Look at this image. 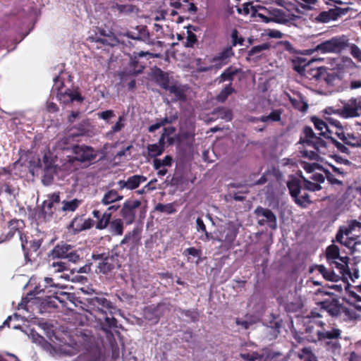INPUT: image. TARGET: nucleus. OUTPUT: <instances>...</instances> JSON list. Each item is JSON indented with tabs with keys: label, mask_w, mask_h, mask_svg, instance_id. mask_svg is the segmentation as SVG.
Masks as SVG:
<instances>
[{
	"label": "nucleus",
	"mask_w": 361,
	"mask_h": 361,
	"mask_svg": "<svg viewBox=\"0 0 361 361\" xmlns=\"http://www.w3.org/2000/svg\"><path fill=\"white\" fill-rule=\"evenodd\" d=\"M270 47V44L268 42L262 43L257 46H254L248 51L249 56H255V54L262 52L265 50H268Z\"/></svg>",
	"instance_id": "6e6d98bb"
},
{
	"label": "nucleus",
	"mask_w": 361,
	"mask_h": 361,
	"mask_svg": "<svg viewBox=\"0 0 361 361\" xmlns=\"http://www.w3.org/2000/svg\"><path fill=\"white\" fill-rule=\"evenodd\" d=\"M128 56L130 57V63H128L130 71H128V74L131 75L141 74L145 68V64L142 61H139L138 59L145 56H150L151 58L157 57V54H153L148 51L133 52L132 54H128Z\"/></svg>",
	"instance_id": "4468645a"
},
{
	"label": "nucleus",
	"mask_w": 361,
	"mask_h": 361,
	"mask_svg": "<svg viewBox=\"0 0 361 361\" xmlns=\"http://www.w3.org/2000/svg\"><path fill=\"white\" fill-rule=\"evenodd\" d=\"M349 39L344 35L334 37L328 40L320 42L314 49V51L322 54L339 53L348 47Z\"/></svg>",
	"instance_id": "423d86ee"
},
{
	"label": "nucleus",
	"mask_w": 361,
	"mask_h": 361,
	"mask_svg": "<svg viewBox=\"0 0 361 361\" xmlns=\"http://www.w3.org/2000/svg\"><path fill=\"white\" fill-rule=\"evenodd\" d=\"M355 228H361V222L356 220H351L349 221L348 225L347 226H340L336 234L335 240H333V243L336 242L338 243H342V239H344V235L345 237L350 236V235L355 231Z\"/></svg>",
	"instance_id": "4be33fe9"
},
{
	"label": "nucleus",
	"mask_w": 361,
	"mask_h": 361,
	"mask_svg": "<svg viewBox=\"0 0 361 361\" xmlns=\"http://www.w3.org/2000/svg\"><path fill=\"white\" fill-rule=\"evenodd\" d=\"M305 9H310L311 6L314 5L318 0H294Z\"/></svg>",
	"instance_id": "e2e57ef3"
},
{
	"label": "nucleus",
	"mask_w": 361,
	"mask_h": 361,
	"mask_svg": "<svg viewBox=\"0 0 361 361\" xmlns=\"http://www.w3.org/2000/svg\"><path fill=\"white\" fill-rule=\"evenodd\" d=\"M232 44L229 47H236L238 44L243 45L244 42V38L243 37H238V32L237 30H233L232 34Z\"/></svg>",
	"instance_id": "bf43d9fd"
},
{
	"label": "nucleus",
	"mask_w": 361,
	"mask_h": 361,
	"mask_svg": "<svg viewBox=\"0 0 361 361\" xmlns=\"http://www.w3.org/2000/svg\"><path fill=\"white\" fill-rule=\"evenodd\" d=\"M196 223H197V231H202L204 233V235H206L207 239H208L209 238V233H208V232L207 231V228H205L204 224L202 218L201 217H197Z\"/></svg>",
	"instance_id": "774afa93"
},
{
	"label": "nucleus",
	"mask_w": 361,
	"mask_h": 361,
	"mask_svg": "<svg viewBox=\"0 0 361 361\" xmlns=\"http://www.w3.org/2000/svg\"><path fill=\"white\" fill-rule=\"evenodd\" d=\"M295 204L300 207L305 208L312 203V201L310 199V195L307 192H304L302 195H298L296 197H293Z\"/></svg>",
	"instance_id": "a18cd8bd"
},
{
	"label": "nucleus",
	"mask_w": 361,
	"mask_h": 361,
	"mask_svg": "<svg viewBox=\"0 0 361 361\" xmlns=\"http://www.w3.org/2000/svg\"><path fill=\"white\" fill-rule=\"evenodd\" d=\"M319 169L324 172L325 179H327L329 184L339 186L343 185V182L335 178L334 175L332 174L329 169H325L323 166H319Z\"/></svg>",
	"instance_id": "49530a36"
},
{
	"label": "nucleus",
	"mask_w": 361,
	"mask_h": 361,
	"mask_svg": "<svg viewBox=\"0 0 361 361\" xmlns=\"http://www.w3.org/2000/svg\"><path fill=\"white\" fill-rule=\"evenodd\" d=\"M73 156H68L67 161L73 164L75 161L81 164H90L97 158V154L92 147L85 145H75L71 147Z\"/></svg>",
	"instance_id": "1a4fd4ad"
},
{
	"label": "nucleus",
	"mask_w": 361,
	"mask_h": 361,
	"mask_svg": "<svg viewBox=\"0 0 361 361\" xmlns=\"http://www.w3.org/2000/svg\"><path fill=\"white\" fill-rule=\"evenodd\" d=\"M147 149L148 156H149L151 157H157L161 155V154L163 153L164 149V148L162 147L161 146L160 147L155 144L148 145L147 147Z\"/></svg>",
	"instance_id": "de8ad7c7"
},
{
	"label": "nucleus",
	"mask_w": 361,
	"mask_h": 361,
	"mask_svg": "<svg viewBox=\"0 0 361 361\" xmlns=\"http://www.w3.org/2000/svg\"><path fill=\"white\" fill-rule=\"evenodd\" d=\"M189 29H192L193 31H197L198 27L192 25H189L188 26V30H187V37H186V42L185 43V47H194V45L197 43V35L189 30Z\"/></svg>",
	"instance_id": "a19ab883"
},
{
	"label": "nucleus",
	"mask_w": 361,
	"mask_h": 361,
	"mask_svg": "<svg viewBox=\"0 0 361 361\" xmlns=\"http://www.w3.org/2000/svg\"><path fill=\"white\" fill-rule=\"evenodd\" d=\"M8 227L9 229L8 232L6 234L0 235V243L11 240V238L14 237L16 233H19V235L23 234L21 233V231L25 227V223L20 219H13L8 221Z\"/></svg>",
	"instance_id": "a211bd4d"
},
{
	"label": "nucleus",
	"mask_w": 361,
	"mask_h": 361,
	"mask_svg": "<svg viewBox=\"0 0 361 361\" xmlns=\"http://www.w3.org/2000/svg\"><path fill=\"white\" fill-rule=\"evenodd\" d=\"M156 211L164 214H173L176 212L173 204H157L155 207Z\"/></svg>",
	"instance_id": "3c124183"
},
{
	"label": "nucleus",
	"mask_w": 361,
	"mask_h": 361,
	"mask_svg": "<svg viewBox=\"0 0 361 361\" xmlns=\"http://www.w3.org/2000/svg\"><path fill=\"white\" fill-rule=\"evenodd\" d=\"M125 120L126 119L123 116L118 117L116 124L113 125L110 131L108 132V135H114L116 133L121 131L125 127Z\"/></svg>",
	"instance_id": "8fccbe9b"
},
{
	"label": "nucleus",
	"mask_w": 361,
	"mask_h": 361,
	"mask_svg": "<svg viewBox=\"0 0 361 361\" xmlns=\"http://www.w3.org/2000/svg\"><path fill=\"white\" fill-rule=\"evenodd\" d=\"M334 134L337 135L345 145L350 147H361V134L356 136L353 133L345 134L344 130L335 131Z\"/></svg>",
	"instance_id": "b1692460"
},
{
	"label": "nucleus",
	"mask_w": 361,
	"mask_h": 361,
	"mask_svg": "<svg viewBox=\"0 0 361 361\" xmlns=\"http://www.w3.org/2000/svg\"><path fill=\"white\" fill-rule=\"evenodd\" d=\"M235 92V90L232 86V83L224 86L221 91L216 96V100L219 102L224 103L228 99V96Z\"/></svg>",
	"instance_id": "79ce46f5"
},
{
	"label": "nucleus",
	"mask_w": 361,
	"mask_h": 361,
	"mask_svg": "<svg viewBox=\"0 0 361 361\" xmlns=\"http://www.w3.org/2000/svg\"><path fill=\"white\" fill-rule=\"evenodd\" d=\"M239 73V69L237 68H234L232 66L227 68L224 71L222 74L216 78V81L218 83L221 84L222 82L228 81L232 82L233 80V78Z\"/></svg>",
	"instance_id": "72a5a7b5"
},
{
	"label": "nucleus",
	"mask_w": 361,
	"mask_h": 361,
	"mask_svg": "<svg viewBox=\"0 0 361 361\" xmlns=\"http://www.w3.org/2000/svg\"><path fill=\"white\" fill-rule=\"evenodd\" d=\"M344 257L340 256V248L335 244H331L325 250V258L326 261L330 262V260H338V259Z\"/></svg>",
	"instance_id": "e433bc0d"
},
{
	"label": "nucleus",
	"mask_w": 361,
	"mask_h": 361,
	"mask_svg": "<svg viewBox=\"0 0 361 361\" xmlns=\"http://www.w3.org/2000/svg\"><path fill=\"white\" fill-rule=\"evenodd\" d=\"M140 200H126L125 203L123 204L120 215L126 225H130L135 221L136 209L140 207Z\"/></svg>",
	"instance_id": "ddd939ff"
},
{
	"label": "nucleus",
	"mask_w": 361,
	"mask_h": 361,
	"mask_svg": "<svg viewBox=\"0 0 361 361\" xmlns=\"http://www.w3.org/2000/svg\"><path fill=\"white\" fill-rule=\"evenodd\" d=\"M290 102L292 104L294 109H298L300 112H305L308 109V104L302 99H290Z\"/></svg>",
	"instance_id": "603ef678"
},
{
	"label": "nucleus",
	"mask_w": 361,
	"mask_h": 361,
	"mask_svg": "<svg viewBox=\"0 0 361 361\" xmlns=\"http://www.w3.org/2000/svg\"><path fill=\"white\" fill-rule=\"evenodd\" d=\"M234 56V51L232 47H224L223 50L212 58L211 62L214 63L216 69H220L224 66L229 63L230 58Z\"/></svg>",
	"instance_id": "aec40b11"
},
{
	"label": "nucleus",
	"mask_w": 361,
	"mask_h": 361,
	"mask_svg": "<svg viewBox=\"0 0 361 361\" xmlns=\"http://www.w3.org/2000/svg\"><path fill=\"white\" fill-rule=\"evenodd\" d=\"M46 200L42 202L40 207V214L42 219L46 221H49L56 212V204H59L61 202L60 192H55L54 193L47 195Z\"/></svg>",
	"instance_id": "9b49d317"
},
{
	"label": "nucleus",
	"mask_w": 361,
	"mask_h": 361,
	"mask_svg": "<svg viewBox=\"0 0 361 361\" xmlns=\"http://www.w3.org/2000/svg\"><path fill=\"white\" fill-rule=\"evenodd\" d=\"M147 178L142 175L136 174L128 177L126 180H121L117 182L118 190L126 188L130 190H135L142 183L146 182Z\"/></svg>",
	"instance_id": "412c9836"
},
{
	"label": "nucleus",
	"mask_w": 361,
	"mask_h": 361,
	"mask_svg": "<svg viewBox=\"0 0 361 361\" xmlns=\"http://www.w3.org/2000/svg\"><path fill=\"white\" fill-rule=\"evenodd\" d=\"M123 195H119L117 190H110L106 192L101 200L102 204L107 205L122 200Z\"/></svg>",
	"instance_id": "f704fd0d"
},
{
	"label": "nucleus",
	"mask_w": 361,
	"mask_h": 361,
	"mask_svg": "<svg viewBox=\"0 0 361 361\" xmlns=\"http://www.w3.org/2000/svg\"><path fill=\"white\" fill-rule=\"evenodd\" d=\"M137 235V231L133 229V231L127 233L125 237L122 238L121 243L114 247H112L110 254V257H113L116 259H126L129 253V249L127 246V243L133 238H135Z\"/></svg>",
	"instance_id": "f8f14e48"
},
{
	"label": "nucleus",
	"mask_w": 361,
	"mask_h": 361,
	"mask_svg": "<svg viewBox=\"0 0 361 361\" xmlns=\"http://www.w3.org/2000/svg\"><path fill=\"white\" fill-rule=\"evenodd\" d=\"M136 30L138 35L137 37H135L136 40L144 42L148 44H153V42L150 40V34L146 25H137Z\"/></svg>",
	"instance_id": "58836bf2"
},
{
	"label": "nucleus",
	"mask_w": 361,
	"mask_h": 361,
	"mask_svg": "<svg viewBox=\"0 0 361 361\" xmlns=\"http://www.w3.org/2000/svg\"><path fill=\"white\" fill-rule=\"evenodd\" d=\"M287 187L289 190L290 195L292 197H297L303 190V178L292 177L287 183Z\"/></svg>",
	"instance_id": "cd10ccee"
},
{
	"label": "nucleus",
	"mask_w": 361,
	"mask_h": 361,
	"mask_svg": "<svg viewBox=\"0 0 361 361\" xmlns=\"http://www.w3.org/2000/svg\"><path fill=\"white\" fill-rule=\"evenodd\" d=\"M310 120H312V122L314 123L315 129L319 131L320 136H323L326 138L328 135H331L332 131L329 130V126L323 120L316 116L312 117Z\"/></svg>",
	"instance_id": "7c9ffc66"
},
{
	"label": "nucleus",
	"mask_w": 361,
	"mask_h": 361,
	"mask_svg": "<svg viewBox=\"0 0 361 361\" xmlns=\"http://www.w3.org/2000/svg\"><path fill=\"white\" fill-rule=\"evenodd\" d=\"M257 16L264 23L275 22L280 24H286L289 21V16L286 12L278 8H274L268 11V16L262 13H258Z\"/></svg>",
	"instance_id": "f3484780"
},
{
	"label": "nucleus",
	"mask_w": 361,
	"mask_h": 361,
	"mask_svg": "<svg viewBox=\"0 0 361 361\" xmlns=\"http://www.w3.org/2000/svg\"><path fill=\"white\" fill-rule=\"evenodd\" d=\"M44 161L45 163V168L44 175H42V182L45 185H49L54 179L56 168V166L47 162V157L46 155L44 156Z\"/></svg>",
	"instance_id": "bb28decb"
},
{
	"label": "nucleus",
	"mask_w": 361,
	"mask_h": 361,
	"mask_svg": "<svg viewBox=\"0 0 361 361\" xmlns=\"http://www.w3.org/2000/svg\"><path fill=\"white\" fill-rule=\"evenodd\" d=\"M214 113L216 114L219 118L227 122L231 121L233 119L232 111L226 107H217L214 109Z\"/></svg>",
	"instance_id": "c03bdc74"
},
{
	"label": "nucleus",
	"mask_w": 361,
	"mask_h": 361,
	"mask_svg": "<svg viewBox=\"0 0 361 361\" xmlns=\"http://www.w3.org/2000/svg\"><path fill=\"white\" fill-rule=\"evenodd\" d=\"M305 338L310 342L323 341L325 338H334L339 336V329L331 327L326 330L324 327L303 326Z\"/></svg>",
	"instance_id": "9d476101"
},
{
	"label": "nucleus",
	"mask_w": 361,
	"mask_h": 361,
	"mask_svg": "<svg viewBox=\"0 0 361 361\" xmlns=\"http://www.w3.org/2000/svg\"><path fill=\"white\" fill-rule=\"evenodd\" d=\"M87 312L77 314L75 319L81 326H94L102 331H109L117 326V320L113 314L117 310L111 300L102 295L92 296L86 299Z\"/></svg>",
	"instance_id": "f257e3e1"
},
{
	"label": "nucleus",
	"mask_w": 361,
	"mask_h": 361,
	"mask_svg": "<svg viewBox=\"0 0 361 361\" xmlns=\"http://www.w3.org/2000/svg\"><path fill=\"white\" fill-rule=\"evenodd\" d=\"M154 80L157 82V85L163 90L168 88L171 85L169 84V74L165 73L161 68H157L153 74Z\"/></svg>",
	"instance_id": "c756f323"
},
{
	"label": "nucleus",
	"mask_w": 361,
	"mask_h": 361,
	"mask_svg": "<svg viewBox=\"0 0 361 361\" xmlns=\"http://www.w3.org/2000/svg\"><path fill=\"white\" fill-rule=\"evenodd\" d=\"M283 114V110L281 109H274L271 111L267 116H262V122H280L281 116Z\"/></svg>",
	"instance_id": "37998d69"
},
{
	"label": "nucleus",
	"mask_w": 361,
	"mask_h": 361,
	"mask_svg": "<svg viewBox=\"0 0 361 361\" xmlns=\"http://www.w3.org/2000/svg\"><path fill=\"white\" fill-rule=\"evenodd\" d=\"M331 269H336L338 270L339 275L341 276L343 274H346L347 269H349V257H344L338 259V260H330L327 261Z\"/></svg>",
	"instance_id": "c85d7f7f"
},
{
	"label": "nucleus",
	"mask_w": 361,
	"mask_h": 361,
	"mask_svg": "<svg viewBox=\"0 0 361 361\" xmlns=\"http://www.w3.org/2000/svg\"><path fill=\"white\" fill-rule=\"evenodd\" d=\"M254 214L257 218L263 217V219H258L257 224L259 226L267 225L272 230L277 228V217L269 209L258 206L255 209Z\"/></svg>",
	"instance_id": "2eb2a0df"
},
{
	"label": "nucleus",
	"mask_w": 361,
	"mask_h": 361,
	"mask_svg": "<svg viewBox=\"0 0 361 361\" xmlns=\"http://www.w3.org/2000/svg\"><path fill=\"white\" fill-rule=\"evenodd\" d=\"M94 224L95 221L90 218L85 219L82 216H76L71 221L69 228L73 231L74 234H77L82 231L90 230Z\"/></svg>",
	"instance_id": "6ab92c4d"
},
{
	"label": "nucleus",
	"mask_w": 361,
	"mask_h": 361,
	"mask_svg": "<svg viewBox=\"0 0 361 361\" xmlns=\"http://www.w3.org/2000/svg\"><path fill=\"white\" fill-rule=\"evenodd\" d=\"M340 115L345 118L359 117L361 115V99L359 98L349 99L341 109Z\"/></svg>",
	"instance_id": "dca6fc26"
},
{
	"label": "nucleus",
	"mask_w": 361,
	"mask_h": 361,
	"mask_svg": "<svg viewBox=\"0 0 361 361\" xmlns=\"http://www.w3.org/2000/svg\"><path fill=\"white\" fill-rule=\"evenodd\" d=\"M42 239L34 238L29 241V244L27 245V252H28V257L30 252H36L39 250L42 245Z\"/></svg>",
	"instance_id": "864d4df0"
},
{
	"label": "nucleus",
	"mask_w": 361,
	"mask_h": 361,
	"mask_svg": "<svg viewBox=\"0 0 361 361\" xmlns=\"http://www.w3.org/2000/svg\"><path fill=\"white\" fill-rule=\"evenodd\" d=\"M20 240L21 243V248H23L24 252L25 257H27V245L29 244L28 240H27V237L24 234H20Z\"/></svg>",
	"instance_id": "69168bd1"
},
{
	"label": "nucleus",
	"mask_w": 361,
	"mask_h": 361,
	"mask_svg": "<svg viewBox=\"0 0 361 361\" xmlns=\"http://www.w3.org/2000/svg\"><path fill=\"white\" fill-rule=\"evenodd\" d=\"M49 257L51 259H66L68 262L76 263L80 261V255L75 247L65 242L59 243L50 251Z\"/></svg>",
	"instance_id": "0eeeda50"
},
{
	"label": "nucleus",
	"mask_w": 361,
	"mask_h": 361,
	"mask_svg": "<svg viewBox=\"0 0 361 361\" xmlns=\"http://www.w3.org/2000/svg\"><path fill=\"white\" fill-rule=\"evenodd\" d=\"M322 318L320 313L313 310L303 318V326L325 327L326 323L322 320Z\"/></svg>",
	"instance_id": "393cba45"
},
{
	"label": "nucleus",
	"mask_w": 361,
	"mask_h": 361,
	"mask_svg": "<svg viewBox=\"0 0 361 361\" xmlns=\"http://www.w3.org/2000/svg\"><path fill=\"white\" fill-rule=\"evenodd\" d=\"M81 200L74 199L72 200H63L61 202V211L63 212H74L80 207Z\"/></svg>",
	"instance_id": "ea45409f"
},
{
	"label": "nucleus",
	"mask_w": 361,
	"mask_h": 361,
	"mask_svg": "<svg viewBox=\"0 0 361 361\" xmlns=\"http://www.w3.org/2000/svg\"><path fill=\"white\" fill-rule=\"evenodd\" d=\"M326 70L323 67L314 68L312 70V75L316 80L325 79Z\"/></svg>",
	"instance_id": "13d9d810"
},
{
	"label": "nucleus",
	"mask_w": 361,
	"mask_h": 361,
	"mask_svg": "<svg viewBox=\"0 0 361 361\" xmlns=\"http://www.w3.org/2000/svg\"><path fill=\"white\" fill-rule=\"evenodd\" d=\"M52 268H54L55 271L61 272L67 269V264L64 262H54L51 264Z\"/></svg>",
	"instance_id": "0e129e2a"
},
{
	"label": "nucleus",
	"mask_w": 361,
	"mask_h": 361,
	"mask_svg": "<svg viewBox=\"0 0 361 361\" xmlns=\"http://www.w3.org/2000/svg\"><path fill=\"white\" fill-rule=\"evenodd\" d=\"M314 270L318 271L319 274L322 275L326 281L331 282H338L340 279L343 281H348V279L354 282L356 279H359V269L357 268L353 269V271H350V269H348L346 271V274H343L341 276L334 272V269H328L324 265L314 264L310 267L309 273L312 274Z\"/></svg>",
	"instance_id": "39448f33"
},
{
	"label": "nucleus",
	"mask_w": 361,
	"mask_h": 361,
	"mask_svg": "<svg viewBox=\"0 0 361 361\" xmlns=\"http://www.w3.org/2000/svg\"><path fill=\"white\" fill-rule=\"evenodd\" d=\"M350 54L356 59L357 61L361 62V50L360 47L355 44H352L350 47Z\"/></svg>",
	"instance_id": "052dcab7"
},
{
	"label": "nucleus",
	"mask_w": 361,
	"mask_h": 361,
	"mask_svg": "<svg viewBox=\"0 0 361 361\" xmlns=\"http://www.w3.org/2000/svg\"><path fill=\"white\" fill-rule=\"evenodd\" d=\"M202 250L196 247H188L183 252V255L188 257L187 262H192L190 257H197V260L195 261V263H196L197 265L202 262Z\"/></svg>",
	"instance_id": "4c0bfd02"
},
{
	"label": "nucleus",
	"mask_w": 361,
	"mask_h": 361,
	"mask_svg": "<svg viewBox=\"0 0 361 361\" xmlns=\"http://www.w3.org/2000/svg\"><path fill=\"white\" fill-rule=\"evenodd\" d=\"M59 283L53 282L52 278L46 277L42 282H39V285L36 286L34 290L35 295H39L42 293L45 298H55L63 302L65 299H69L71 293L64 291H61Z\"/></svg>",
	"instance_id": "20e7f679"
},
{
	"label": "nucleus",
	"mask_w": 361,
	"mask_h": 361,
	"mask_svg": "<svg viewBox=\"0 0 361 361\" xmlns=\"http://www.w3.org/2000/svg\"><path fill=\"white\" fill-rule=\"evenodd\" d=\"M303 178V190L307 191H320L322 190V186L318 183H314L306 179L305 177L302 176Z\"/></svg>",
	"instance_id": "09e8293b"
},
{
	"label": "nucleus",
	"mask_w": 361,
	"mask_h": 361,
	"mask_svg": "<svg viewBox=\"0 0 361 361\" xmlns=\"http://www.w3.org/2000/svg\"><path fill=\"white\" fill-rule=\"evenodd\" d=\"M239 357H240L244 361H256L257 360L262 359L263 355H259L257 352H253L241 353L239 354Z\"/></svg>",
	"instance_id": "5fc2aeb1"
},
{
	"label": "nucleus",
	"mask_w": 361,
	"mask_h": 361,
	"mask_svg": "<svg viewBox=\"0 0 361 361\" xmlns=\"http://www.w3.org/2000/svg\"><path fill=\"white\" fill-rule=\"evenodd\" d=\"M302 134L303 136L300 137L299 143L314 147L315 149V151H310V154H312L310 156V159H316V157H318L317 153L325 154L328 152L329 142L334 145L338 151L341 153L348 155L350 153L349 148L345 147L344 142H339L336 138L331 137V135L326 136L325 139L328 140V141H326L320 136L316 135L312 128L309 126H305L302 130Z\"/></svg>",
	"instance_id": "f03ea898"
},
{
	"label": "nucleus",
	"mask_w": 361,
	"mask_h": 361,
	"mask_svg": "<svg viewBox=\"0 0 361 361\" xmlns=\"http://www.w3.org/2000/svg\"><path fill=\"white\" fill-rule=\"evenodd\" d=\"M343 14H344V10L341 7L329 8L328 11H321L315 17V21L322 23H329L331 20H337Z\"/></svg>",
	"instance_id": "5701e85b"
},
{
	"label": "nucleus",
	"mask_w": 361,
	"mask_h": 361,
	"mask_svg": "<svg viewBox=\"0 0 361 361\" xmlns=\"http://www.w3.org/2000/svg\"><path fill=\"white\" fill-rule=\"evenodd\" d=\"M97 116H99V118L104 120L107 123H110V119L111 118H115L116 114L115 112H114L113 110L109 109L104 111L99 112L97 113Z\"/></svg>",
	"instance_id": "4d7b16f0"
},
{
	"label": "nucleus",
	"mask_w": 361,
	"mask_h": 361,
	"mask_svg": "<svg viewBox=\"0 0 361 361\" xmlns=\"http://www.w3.org/2000/svg\"><path fill=\"white\" fill-rule=\"evenodd\" d=\"M169 92V94H173L176 97V101L185 102L187 96L185 91L183 90V87L178 85L176 83H173L171 85L168 86V88L164 89Z\"/></svg>",
	"instance_id": "473e14b6"
},
{
	"label": "nucleus",
	"mask_w": 361,
	"mask_h": 361,
	"mask_svg": "<svg viewBox=\"0 0 361 361\" xmlns=\"http://www.w3.org/2000/svg\"><path fill=\"white\" fill-rule=\"evenodd\" d=\"M64 87V82H63L59 76H56L54 78V85L52 87V90L57 92L62 91L63 87Z\"/></svg>",
	"instance_id": "338daca9"
},
{
	"label": "nucleus",
	"mask_w": 361,
	"mask_h": 361,
	"mask_svg": "<svg viewBox=\"0 0 361 361\" xmlns=\"http://www.w3.org/2000/svg\"><path fill=\"white\" fill-rule=\"evenodd\" d=\"M92 216L94 219H97L96 222V229L97 230H104L107 228L108 225L111 222V214L108 213L101 214L99 210L93 209L92 212Z\"/></svg>",
	"instance_id": "a878e982"
},
{
	"label": "nucleus",
	"mask_w": 361,
	"mask_h": 361,
	"mask_svg": "<svg viewBox=\"0 0 361 361\" xmlns=\"http://www.w3.org/2000/svg\"><path fill=\"white\" fill-rule=\"evenodd\" d=\"M325 295L329 297L319 302L317 305L320 310L327 312L331 318L340 319L343 322L353 321L357 318L355 311L343 305L335 294L325 292Z\"/></svg>",
	"instance_id": "7ed1b4c3"
},
{
	"label": "nucleus",
	"mask_w": 361,
	"mask_h": 361,
	"mask_svg": "<svg viewBox=\"0 0 361 361\" xmlns=\"http://www.w3.org/2000/svg\"><path fill=\"white\" fill-rule=\"evenodd\" d=\"M307 64L304 62H293V70L300 75H304Z\"/></svg>",
	"instance_id": "680f3d73"
},
{
	"label": "nucleus",
	"mask_w": 361,
	"mask_h": 361,
	"mask_svg": "<svg viewBox=\"0 0 361 361\" xmlns=\"http://www.w3.org/2000/svg\"><path fill=\"white\" fill-rule=\"evenodd\" d=\"M341 337V330L339 329V336L334 338H325L324 341V347L325 349L330 351L331 353H337L340 352L341 348V344L339 343V339Z\"/></svg>",
	"instance_id": "2f4dec72"
},
{
	"label": "nucleus",
	"mask_w": 361,
	"mask_h": 361,
	"mask_svg": "<svg viewBox=\"0 0 361 361\" xmlns=\"http://www.w3.org/2000/svg\"><path fill=\"white\" fill-rule=\"evenodd\" d=\"M92 259L97 262V271L100 274H111L121 267L118 259L110 257L109 252L92 253Z\"/></svg>",
	"instance_id": "6e6552de"
},
{
	"label": "nucleus",
	"mask_w": 361,
	"mask_h": 361,
	"mask_svg": "<svg viewBox=\"0 0 361 361\" xmlns=\"http://www.w3.org/2000/svg\"><path fill=\"white\" fill-rule=\"evenodd\" d=\"M125 221L121 218H116L112 220L109 226V231L112 235H122L123 233V224Z\"/></svg>",
	"instance_id": "c9c22d12"
}]
</instances>
